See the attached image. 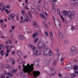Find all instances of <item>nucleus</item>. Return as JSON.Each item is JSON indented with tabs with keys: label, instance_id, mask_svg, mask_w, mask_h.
Segmentation results:
<instances>
[{
	"label": "nucleus",
	"instance_id": "f257e3e1",
	"mask_svg": "<svg viewBox=\"0 0 78 78\" xmlns=\"http://www.w3.org/2000/svg\"><path fill=\"white\" fill-rule=\"evenodd\" d=\"M31 72H32V70L31 69H26L24 68L23 70H21L20 71V76H25L24 73H27L28 74H29V75L32 74L33 73L34 77H37L40 75V72L39 71H33L32 73H31Z\"/></svg>",
	"mask_w": 78,
	"mask_h": 78
},
{
	"label": "nucleus",
	"instance_id": "f03ea898",
	"mask_svg": "<svg viewBox=\"0 0 78 78\" xmlns=\"http://www.w3.org/2000/svg\"><path fill=\"white\" fill-rule=\"evenodd\" d=\"M61 14L64 17H66L67 15L68 19L70 20H72L75 15V12L73 10L71 11H66L62 12Z\"/></svg>",
	"mask_w": 78,
	"mask_h": 78
},
{
	"label": "nucleus",
	"instance_id": "7ed1b4c3",
	"mask_svg": "<svg viewBox=\"0 0 78 78\" xmlns=\"http://www.w3.org/2000/svg\"><path fill=\"white\" fill-rule=\"evenodd\" d=\"M43 54L44 55L47 56V55H48L49 56H53V54L51 50L48 48L45 49L43 50Z\"/></svg>",
	"mask_w": 78,
	"mask_h": 78
},
{
	"label": "nucleus",
	"instance_id": "20e7f679",
	"mask_svg": "<svg viewBox=\"0 0 78 78\" xmlns=\"http://www.w3.org/2000/svg\"><path fill=\"white\" fill-rule=\"evenodd\" d=\"M25 64V62H23L22 64L23 65V69H26L27 70H32L33 69V65L32 64L31 65H30L29 63L27 64V65L25 66L24 65Z\"/></svg>",
	"mask_w": 78,
	"mask_h": 78
},
{
	"label": "nucleus",
	"instance_id": "39448f33",
	"mask_svg": "<svg viewBox=\"0 0 78 78\" xmlns=\"http://www.w3.org/2000/svg\"><path fill=\"white\" fill-rule=\"evenodd\" d=\"M77 52V51L76 49V47L73 46L71 48V51L69 53V55L70 56H73Z\"/></svg>",
	"mask_w": 78,
	"mask_h": 78
},
{
	"label": "nucleus",
	"instance_id": "423d86ee",
	"mask_svg": "<svg viewBox=\"0 0 78 78\" xmlns=\"http://www.w3.org/2000/svg\"><path fill=\"white\" fill-rule=\"evenodd\" d=\"M40 62V59L39 58H37L35 61L34 62V64H32L33 66V69L32 70V71H33V69H34V67H33V66L34 65V66L36 67H39V62Z\"/></svg>",
	"mask_w": 78,
	"mask_h": 78
},
{
	"label": "nucleus",
	"instance_id": "0eeeda50",
	"mask_svg": "<svg viewBox=\"0 0 78 78\" xmlns=\"http://www.w3.org/2000/svg\"><path fill=\"white\" fill-rule=\"evenodd\" d=\"M54 23L57 29L59 30L60 28L61 27V23H60L59 20H56L55 21H54Z\"/></svg>",
	"mask_w": 78,
	"mask_h": 78
},
{
	"label": "nucleus",
	"instance_id": "6e6552de",
	"mask_svg": "<svg viewBox=\"0 0 78 78\" xmlns=\"http://www.w3.org/2000/svg\"><path fill=\"white\" fill-rule=\"evenodd\" d=\"M71 5L72 6H78V3L76 0L71 1Z\"/></svg>",
	"mask_w": 78,
	"mask_h": 78
},
{
	"label": "nucleus",
	"instance_id": "1a4fd4ad",
	"mask_svg": "<svg viewBox=\"0 0 78 78\" xmlns=\"http://www.w3.org/2000/svg\"><path fill=\"white\" fill-rule=\"evenodd\" d=\"M51 61V59L50 58L49 59H46L44 61V63L47 66H49L50 64V62Z\"/></svg>",
	"mask_w": 78,
	"mask_h": 78
},
{
	"label": "nucleus",
	"instance_id": "9d476101",
	"mask_svg": "<svg viewBox=\"0 0 78 78\" xmlns=\"http://www.w3.org/2000/svg\"><path fill=\"white\" fill-rule=\"evenodd\" d=\"M58 61H59V58H58L54 60L53 62L52 63V66L53 67H56Z\"/></svg>",
	"mask_w": 78,
	"mask_h": 78
},
{
	"label": "nucleus",
	"instance_id": "9b49d317",
	"mask_svg": "<svg viewBox=\"0 0 78 78\" xmlns=\"http://www.w3.org/2000/svg\"><path fill=\"white\" fill-rule=\"evenodd\" d=\"M34 55H35V56H37V55H41V51H35L34 52Z\"/></svg>",
	"mask_w": 78,
	"mask_h": 78
},
{
	"label": "nucleus",
	"instance_id": "f8f14e48",
	"mask_svg": "<svg viewBox=\"0 0 78 78\" xmlns=\"http://www.w3.org/2000/svg\"><path fill=\"white\" fill-rule=\"evenodd\" d=\"M72 64L69 63V64L66 67V69L68 70H71L72 68Z\"/></svg>",
	"mask_w": 78,
	"mask_h": 78
},
{
	"label": "nucleus",
	"instance_id": "ddd939ff",
	"mask_svg": "<svg viewBox=\"0 0 78 78\" xmlns=\"http://www.w3.org/2000/svg\"><path fill=\"white\" fill-rule=\"evenodd\" d=\"M58 34L60 37L62 39H64V35L61 32H59L58 33Z\"/></svg>",
	"mask_w": 78,
	"mask_h": 78
},
{
	"label": "nucleus",
	"instance_id": "4468645a",
	"mask_svg": "<svg viewBox=\"0 0 78 78\" xmlns=\"http://www.w3.org/2000/svg\"><path fill=\"white\" fill-rule=\"evenodd\" d=\"M43 8H44L45 9H48V5L47 3H45L43 5Z\"/></svg>",
	"mask_w": 78,
	"mask_h": 78
},
{
	"label": "nucleus",
	"instance_id": "2eb2a0df",
	"mask_svg": "<svg viewBox=\"0 0 78 78\" xmlns=\"http://www.w3.org/2000/svg\"><path fill=\"white\" fill-rule=\"evenodd\" d=\"M40 16L42 19H44L45 20H47V17L43 15V14L41 13L40 14Z\"/></svg>",
	"mask_w": 78,
	"mask_h": 78
},
{
	"label": "nucleus",
	"instance_id": "dca6fc26",
	"mask_svg": "<svg viewBox=\"0 0 78 78\" xmlns=\"http://www.w3.org/2000/svg\"><path fill=\"white\" fill-rule=\"evenodd\" d=\"M18 38L20 39H21V40H23L24 39L23 36V35L22 34H19L18 35Z\"/></svg>",
	"mask_w": 78,
	"mask_h": 78
},
{
	"label": "nucleus",
	"instance_id": "f3484780",
	"mask_svg": "<svg viewBox=\"0 0 78 78\" xmlns=\"http://www.w3.org/2000/svg\"><path fill=\"white\" fill-rule=\"evenodd\" d=\"M63 61H64V58L63 57H62L60 58V62L61 65L63 64Z\"/></svg>",
	"mask_w": 78,
	"mask_h": 78
},
{
	"label": "nucleus",
	"instance_id": "a211bd4d",
	"mask_svg": "<svg viewBox=\"0 0 78 78\" xmlns=\"http://www.w3.org/2000/svg\"><path fill=\"white\" fill-rule=\"evenodd\" d=\"M39 40V38L37 37H36L34 39V42L35 44L36 43V42H37V41H38Z\"/></svg>",
	"mask_w": 78,
	"mask_h": 78
},
{
	"label": "nucleus",
	"instance_id": "6ab92c4d",
	"mask_svg": "<svg viewBox=\"0 0 78 78\" xmlns=\"http://www.w3.org/2000/svg\"><path fill=\"white\" fill-rule=\"evenodd\" d=\"M17 55L19 56H20L22 55V52L20 51H18L17 52Z\"/></svg>",
	"mask_w": 78,
	"mask_h": 78
},
{
	"label": "nucleus",
	"instance_id": "aec40b11",
	"mask_svg": "<svg viewBox=\"0 0 78 78\" xmlns=\"http://www.w3.org/2000/svg\"><path fill=\"white\" fill-rule=\"evenodd\" d=\"M49 72L50 73H52V72H53V70H54V69L52 67L49 68Z\"/></svg>",
	"mask_w": 78,
	"mask_h": 78
},
{
	"label": "nucleus",
	"instance_id": "412c9836",
	"mask_svg": "<svg viewBox=\"0 0 78 78\" xmlns=\"http://www.w3.org/2000/svg\"><path fill=\"white\" fill-rule=\"evenodd\" d=\"M31 11L32 12L34 13V14H35L36 13V10L34 9H31Z\"/></svg>",
	"mask_w": 78,
	"mask_h": 78
},
{
	"label": "nucleus",
	"instance_id": "4be33fe9",
	"mask_svg": "<svg viewBox=\"0 0 78 78\" xmlns=\"http://www.w3.org/2000/svg\"><path fill=\"white\" fill-rule=\"evenodd\" d=\"M39 33L38 32H36L35 34H33V37H35Z\"/></svg>",
	"mask_w": 78,
	"mask_h": 78
},
{
	"label": "nucleus",
	"instance_id": "5701e85b",
	"mask_svg": "<svg viewBox=\"0 0 78 78\" xmlns=\"http://www.w3.org/2000/svg\"><path fill=\"white\" fill-rule=\"evenodd\" d=\"M7 75L8 76H11V77H12V76H14L13 74H11V73L9 72L8 73Z\"/></svg>",
	"mask_w": 78,
	"mask_h": 78
},
{
	"label": "nucleus",
	"instance_id": "b1692460",
	"mask_svg": "<svg viewBox=\"0 0 78 78\" xmlns=\"http://www.w3.org/2000/svg\"><path fill=\"white\" fill-rule=\"evenodd\" d=\"M42 45V42L41 41H39L38 43L37 46H40V45Z\"/></svg>",
	"mask_w": 78,
	"mask_h": 78
},
{
	"label": "nucleus",
	"instance_id": "393cba45",
	"mask_svg": "<svg viewBox=\"0 0 78 78\" xmlns=\"http://www.w3.org/2000/svg\"><path fill=\"white\" fill-rule=\"evenodd\" d=\"M23 17H24L25 19H26V18H27L28 16H27V14H26V13H23Z\"/></svg>",
	"mask_w": 78,
	"mask_h": 78
},
{
	"label": "nucleus",
	"instance_id": "a878e982",
	"mask_svg": "<svg viewBox=\"0 0 78 78\" xmlns=\"http://www.w3.org/2000/svg\"><path fill=\"white\" fill-rule=\"evenodd\" d=\"M69 75L71 76H73V77L77 76H76L75 73L70 74Z\"/></svg>",
	"mask_w": 78,
	"mask_h": 78
},
{
	"label": "nucleus",
	"instance_id": "bb28decb",
	"mask_svg": "<svg viewBox=\"0 0 78 78\" xmlns=\"http://www.w3.org/2000/svg\"><path fill=\"white\" fill-rule=\"evenodd\" d=\"M28 14L32 18L33 17V16H32V15H31V12L30 11H28Z\"/></svg>",
	"mask_w": 78,
	"mask_h": 78
},
{
	"label": "nucleus",
	"instance_id": "cd10ccee",
	"mask_svg": "<svg viewBox=\"0 0 78 78\" xmlns=\"http://www.w3.org/2000/svg\"><path fill=\"white\" fill-rule=\"evenodd\" d=\"M11 72L12 73H16L17 72L16 71V69H13L11 71Z\"/></svg>",
	"mask_w": 78,
	"mask_h": 78
},
{
	"label": "nucleus",
	"instance_id": "c85d7f7f",
	"mask_svg": "<svg viewBox=\"0 0 78 78\" xmlns=\"http://www.w3.org/2000/svg\"><path fill=\"white\" fill-rule=\"evenodd\" d=\"M49 34L50 36L51 37H53V34L52 32H51V31H50L49 32Z\"/></svg>",
	"mask_w": 78,
	"mask_h": 78
},
{
	"label": "nucleus",
	"instance_id": "c756f323",
	"mask_svg": "<svg viewBox=\"0 0 78 78\" xmlns=\"http://www.w3.org/2000/svg\"><path fill=\"white\" fill-rule=\"evenodd\" d=\"M37 48L38 50H42L43 49V47H42V46H39Z\"/></svg>",
	"mask_w": 78,
	"mask_h": 78
},
{
	"label": "nucleus",
	"instance_id": "7c9ffc66",
	"mask_svg": "<svg viewBox=\"0 0 78 78\" xmlns=\"http://www.w3.org/2000/svg\"><path fill=\"white\" fill-rule=\"evenodd\" d=\"M52 11L54 12L56 11V9H55V7H54L53 6L52 7Z\"/></svg>",
	"mask_w": 78,
	"mask_h": 78
},
{
	"label": "nucleus",
	"instance_id": "2f4dec72",
	"mask_svg": "<svg viewBox=\"0 0 78 78\" xmlns=\"http://www.w3.org/2000/svg\"><path fill=\"white\" fill-rule=\"evenodd\" d=\"M57 12L58 14H60V11L59 9H57Z\"/></svg>",
	"mask_w": 78,
	"mask_h": 78
},
{
	"label": "nucleus",
	"instance_id": "473e14b6",
	"mask_svg": "<svg viewBox=\"0 0 78 78\" xmlns=\"http://www.w3.org/2000/svg\"><path fill=\"white\" fill-rule=\"evenodd\" d=\"M9 17H12L10 19H12L13 18H14V16L12 15H10L9 16Z\"/></svg>",
	"mask_w": 78,
	"mask_h": 78
},
{
	"label": "nucleus",
	"instance_id": "72a5a7b5",
	"mask_svg": "<svg viewBox=\"0 0 78 78\" xmlns=\"http://www.w3.org/2000/svg\"><path fill=\"white\" fill-rule=\"evenodd\" d=\"M60 18H61V19H62L63 22H64V17H63L61 15H60Z\"/></svg>",
	"mask_w": 78,
	"mask_h": 78
},
{
	"label": "nucleus",
	"instance_id": "f704fd0d",
	"mask_svg": "<svg viewBox=\"0 0 78 78\" xmlns=\"http://www.w3.org/2000/svg\"><path fill=\"white\" fill-rule=\"evenodd\" d=\"M44 34L46 36H48V32L47 31H45L44 32Z\"/></svg>",
	"mask_w": 78,
	"mask_h": 78
},
{
	"label": "nucleus",
	"instance_id": "c9c22d12",
	"mask_svg": "<svg viewBox=\"0 0 78 78\" xmlns=\"http://www.w3.org/2000/svg\"><path fill=\"white\" fill-rule=\"evenodd\" d=\"M74 70H77V66H75L74 67Z\"/></svg>",
	"mask_w": 78,
	"mask_h": 78
},
{
	"label": "nucleus",
	"instance_id": "e433bc0d",
	"mask_svg": "<svg viewBox=\"0 0 78 78\" xmlns=\"http://www.w3.org/2000/svg\"><path fill=\"white\" fill-rule=\"evenodd\" d=\"M5 11L6 12L7 14H8L9 13V11H8L7 9H6L5 10Z\"/></svg>",
	"mask_w": 78,
	"mask_h": 78
},
{
	"label": "nucleus",
	"instance_id": "4c0bfd02",
	"mask_svg": "<svg viewBox=\"0 0 78 78\" xmlns=\"http://www.w3.org/2000/svg\"><path fill=\"white\" fill-rule=\"evenodd\" d=\"M71 30L72 31H73L75 30V27H74L72 26L71 27Z\"/></svg>",
	"mask_w": 78,
	"mask_h": 78
},
{
	"label": "nucleus",
	"instance_id": "58836bf2",
	"mask_svg": "<svg viewBox=\"0 0 78 78\" xmlns=\"http://www.w3.org/2000/svg\"><path fill=\"white\" fill-rule=\"evenodd\" d=\"M10 7H11V6H10V5H6L5 7V8H10Z\"/></svg>",
	"mask_w": 78,
	"mask_h": 78
},
{
	"label": "nucleus",
	"instance_id": "ea45409f",
	"mask_svg": "<svg viewBox=\"0 0 78 78\" xmlns=\"http://www.w3.org/2000/svg\"><path fill=\"white\" fill-rule=\"evenodd\" d=\"M24 78H29V76L27 75H25L24 76Z\"/></svg>",
	"mask_w": 78,
	"mask_h": 78
},
{
	"label": "nucleus",
	"instance_id": "a19ab883",
	"mask_svg": "<svg viewBox=\"0 0 78 78\" xmlns=\"http://www.w3.org/2000/svg\"><path fill=\"white\" fill-rule=\"evenodd\" d=\"M33 25H34V26L37 24V23L35 22V21H33Z\"/></svg>",
	"mask_w": 78,
	"mask_h": 78
},
{
	"label": "nucleus",
	"instance_id": "79ce46f5",
	"mask_svg": "<svg viewBox=\"0 0 78 78\" xmlns=\"http://www.w3.org/2000/svg\"><path fill=\"white\" fill-rule=\"evenodd\" d=\"M65 78H69V76L68 75H66L65 76Z\"/></svg>",
	"mask_w": 78,
	"mask_h": 78
},
{
	"label": "nucleus",
	"instance_id": "37998d69",
	"mask_svg": "<svg viewBox=\"0 0 78 78\" xmlns=\"http://www.w3.org/2000/svg\"><path fill=\"white\" fill-rule=\"evenodd\" d=\"M16 20H19V15L17 14L16 16Z\"/></svg>",
	"mask_w": 78,
	"mask_h": 78
},
{
	"label": "nucleus",
	"instance_id": "c03bdc74",
	"mask_svg": "<svg viewBox=\"0 0 78 78\" xmlns=\"http://www.w3.org/2000/svg\"><path fill=\"white\" fill-rule=\"evenodd\" d=\"M25 19H24L23 20H21L20 22H21V23H24L25 22Z\"/></svg>",
	"mask_w": 78,
	"mask_h": 78
},
{
	"label": "nucleus",
	"instance_id": "a18cd8bd",
	"mask_svg": "<svg viewBox=\"0 0 78 78\" xmlns=\"http://www.w3.org/2000/svg\"><path fill=\"white\" fill-rule=\"evenodd\" d=\"M51 4L53 5H55V2H54V1H51Z\"/></svg>",
	"mask_w": 78,
	"mask_h": 78
},
{
	"label": "nucleus",
	"instance_id": "49530a36",
	"mask_svg": "<svg viewBox=\"0 0 78 78\" xmlns=\"http://www.w3.org/2000/svg\"><path fill=\"white\" fill-rule=\"evenodd\" d=\"M24 8H26V9H29L27 5L25 6V7H24Z\"/></svg>",
	"mask_w": 78,
	"mask_h": 78
},
{
	"label": "nucleus",
	"instance_id": "de8ad7c7",
	"mask_svg": "<svg viewBox=\"0 0 78 78\" xmlns=\"http://www.w3.org/2000/svg\"><path fill=\"white\" fill-rule=\"evenodd\" d=\"M55 50H56L57 52H58V51H59V49H58V48L57 47L55 48Z\"/></svg>",
	"mask_w": 78,
	"mask_h": 78
},
{
	"label": "nucleus",
	"instance_id": "09e8293b",
	"mask_svg": "<svg viewBox=\"0 0 78 78\" xmlns=\"http://www.w3.org/2000/svg\"><path fill=\"white\" fill-rule=\"evenodd\" d=\"M18 61L19 62V63H21L22 62V60H20V59L18 60Z\"/></svg>",
	"mask_w": 78,
	"mask_h": 78
},
{
	"label": "nucleus",
	"instance_id": "8fccbe9b",
	"mask_svg": "<svg viewBox=\"0 0 78 78\" xmlns=\"http://www.w3.org/2000/svg\"><path fill=\"white\" fill-rule=\"evenodd\" d=\"M65 43L66 44H68V40H65Z\"/></svg>",
	"mask_w": 78,
	"mask_h": 78
},
{
	"label": "nucleus",
	"instance_id": "3c124183",
	"mask_svg": "<svg viewBox=\"0 0 78 78\" xmlns=\"http://www.w3.org/2000/svg\"><path fill=\"white\" fill-rule=\"evenodd\" d=\"M15 63V60H13V61H12V65H14Z\"/></svg>",
	"mask_w": 78,
	"mask_h": 78
},
{
	"label": "nucleus",
	"instance_id": "603ef678",
	"mask_svg": "<svg viewBox=\"0 0 78 78\" xmlns=\"http://www.w3.org/2000/svg\"><path fill=\"white\" fill-rule=\"evenodd\" d=\"M5 7H3L1 10H2V11H4V10H5Z\"/></svg>",
	"mask_w": 78,
	"mask_h": 78
},
{
	"label": "nucleus",
	"instance_id": "864d4df0",
	"mask_svg": "<svg viewBox=\"0 0 78 78\" xmlns=\"http://www.w3.org/2000/svg\"><path fill=\"white\" fill-rule=\"evenodd\" d=\"M25 20V22H28V20L26 18V19H24Z\"/></svg>",
	"mask_w": 78,
	"mask_h": 78
},
{
	"label": "nucleus",
	"instance_id": "5fc2aeb1",
	"mask_svg": "<svg viewBox=\"0 0 78 78\" xmlns=\"http://www.w3.org/2000/svg\"><path fill=\"white\" fill-rule=\"evenodd\" d=\"M34 26L36 28H38V25H37V24H36V25H35Z\"/></svg>",
	"mask_w": 78,
	"mask_h": 78
},
{
	"label": "nucleus",
	"instance_id": "6e6d98bb",
	"mask_svg": "<svg viewBox=\"0 0 78 78\" xmlns=\"http://www.w3.org/2000/svg\"><path fill=\"white\" fill-rule=\"evenodd\" d=\"M33 45L30 44V47L32 48H33Z\"/></svg>",
	"mask_w": 78,
	"mask_h": 78
},
{
	"label": "nucleus",
	"instance_id": "4d7b16f0",
	"mask_svg": "<svg viewBox=\"0 0 78 78\" xmlns=\"http://www.w3.org/2000/svg\"><path fill=\"white\" fill-rule=\"evenodd\" d=\"M36 49V47L34 46L33 48H32V50L34 51V50Z\"/></svg>",
	"mask_w": 78,
	"mask_h": 78
},
{
	"label": "nucleus",
	"instance_id": "13d9d810",
	"mask_svg": "<svg viewBox=\"0 0 78 78\" xmlns=\"http://www.w3.org/2000/svg\"><path fill=\"white\" fill-rule=\"evenodd\" d=\"M45 14L46 16H47V17H48V14L46 12H45Z\"/></svg>",
	"mask_w": 78,
	"mask_h": 78
},
{
	"label": "nucleus",
	"instance_id": "bf43d9fd",
	"mask_svg": "<svg viewBox=\"0 0 78 78\" xmlns=\"http://www.w3.org/2000/svg\"><path fill=\"white\" fill-rule=\"evenodd\" d=\"M58 76L59 77H61L62 76V75L61 74V73H58Z\"/></svg>",
	"mask_w": 78,
	"mask_h": 78
},
{
	"label": "nucleus",
	"instance_id": "052dcab7",
	"mask_svg": "<svg viewBox=\"0 0 78 78\" xmlns=\"http://www.w3.org/2000/svg\"><path fill=\"white\" fill-rule=\"evenodd\" d=\"M9 55V53H6L5 54V57H7V56H8Z\"/></svg>",
	"mask_w": 78,
	"mask_h": 78
},
{
	"label": "nucleus",
	"instance_id": "680f3d73",
	"mask_svg": "<svg viewBox=\"0 0 78 78\" xmlns=\"http://www.w3.org/2000/svg\"><path fill=\"white\" fill-rule=\"evenodd\" d=\"M22 13L23 14V13H25V10H23L22 11Z\"/></svg>",
	"mask_w": 78,
	"mask_h": 78
},
{
	"label": "nucleus",
	"instance_id": "e2e57ef3",
	"mask_svg": "<svg viewBox=\"0 0 78 78\" xmlns=\"http://www.w3.org/2000/svg\"><path fill=\"white\" fill-rule=\"evenodd\" d=\"M11 51V50H8L6 51V53H9V52H10Z\"/></svg>",
	"mask_w": 78,
	"mask_h": 78
},
{
	"label": "nucleus",
	"instance_id": "0e129e2a",
	"mask_svg": "<svg viewBox=\"0 0 78 78\" xmlns=\"http://www.w3.org/2000/svg\"><path fill=\"white\" fill-rule=\"evenodd\" d=\"M11 53L12 55H14V54H15V51H12L11 52Z\"/></svg>",
	"mask_w": 78,
	"mask_h": 78
},
{
	"label": "nucleus",
	"instance_id": "69168bd1",
	"mask_svg": "<svg viewBox=\"0 0 78 78\" xmlns=\"http://www.w3.org/2000/svg\"><path fill=\"white\" fill-rule=\"evenodd\" d=\"M9 33H12V30H9Z\"/></svg>",
	"mask_w": 78,
	"mask_h": 78
},
{
	"label": "nucleus",
	"instance_id": "338daca9",
	"mask_svg": "<svg viewBox=\"0 0 78 78\" xmlns=\"http://www.w3.org/2000/svg\"><path fill=\"white\" fill-rule=\"evenodd\" d=\"M60 55H61L60 54H59V53H58L57 54V56H58V57L59 56H60Z\"/></svg>",
	"mask_w": 78,
	"mask_h": 78
},
{
	"label": "nucleus",
	"instance_id": "774afa93",
	"mask_svg": "<svg viewBox=\"0 0 78 78\" xmlns=\"http://www.w3.org/2000/svg\"><path fill=\"white\" fill-rule=\"evenodd\" d=\"M0 78H5V76L2 75V77H0Z\"/></svg>",
	"mask_w": 78,
	"mask_h": 78
}]
</instances>
